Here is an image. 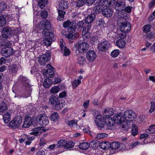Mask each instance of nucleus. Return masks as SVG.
<instances>
[{
    "label": "nucleus",
    "mask_w": 155,
    "mask_h": 155,
    "mask_svg": "<svg viewBox=\"0 0 155 155\" xmlns=\"http://www.w3.org/2000/svg\"><path fill=\"white\" fill-rule=\"evenodd\" d=\"M50 57V55L47 57L46 54H43L39 58V62L41 64H44L46 63L47 60H49Z\"/></svg>",
    "instance_id": "a211bd4d"
},
{
    "label": "nucleus",
    "mask_w": 155,
    "mask_h": 155,
    "mask_svg": "<svg viewBox=\"0 0 155 155\" xmlns=\"http://www.w3.org/2000/svg\"><path fill=\"white\" fill-rule=\"evenodd\" d=\"M20 79L23 85L26 87H30L29 80L26 77L20 76Z\"/></svg>",
    "instance_id": "412c9836"
},
{
    "label": "nucleus",
    "mask_w": 155,
    "mask_h": 155,
    "mask_svg": "<svg viewBox=\"0 0 155 155\" xmlns=\"http://www.w3.org/2000/svg\"><path fill=\"white\" fill-rule=\"evenodd\" d=\"M138 133L137 127V125L132 124V126L131 134L134 136L137 134Z\"/></svg>",
    "instance_id": "37998d69"
},
{
    "label": "nucleus",
    "mask_w": 155,
    "mask_h": 155,
    "mask_svg": "<svg viewBox=\"0 0 155 155\" xmlns=\"http://www.w3.org/2000/svg\"><path fill=\"white\" fill-rule=\"evenodd\" d=\"M107 134L105 133H101L97 134L96 137V138L98 140L105 137H107Z\"/></svg>",
    "instance_id": "13d9d810"
},
{
    "label": "nucleus",
    "mask_w": 155,
    "mask_h": 155,
    "mask_svg": "<svg viewBox=\"0 0 155 155\" xmlns=\"http://www.w3.org/2000/svg\"><path fill=\"white\" fill-rule=\"evenodd\" d=\"M106 123L105 124H106L107 126L109 127H111L113 126L115 122L112 118H105Z\"/></svg>",
    "instance_id": "72a5a7b5"
},
{
    "label": "nucleus",
    "mask_w": 155,
    "mask_h": 155,
    "mask_svg": "<svg viewBox=\"0 0 155 155\" xmlns=\"http://www.w3.org/2000/svg\"><path fill=\"white\" fill-rule=\"evenodd\" d=\"M103 7L101 5H96L94 8V12L96 13H98L102 11Z\"/></svg>",
    "instance_id": "4c0bfd02"
},
{
    "label": "nucleus",
    "mask_w": 155,
    "mask_h": 155,
    "mask_svg": "<svg viewBox=\"0 0 155 155\" xmlns=\"http://www.w3.org/2000/svg\"><path fill=\"white\" fill-rule=\"evenodd\" d=\"M22 121V117L18 116L9 123L8 126L12 128H17L20 125Z\"/></svg>",
    "instance_id": "423d86ee"
},
{
    "label": "nucleus",
    "mask_w": 155,
    "mask_h": 155,
    "mask_svg": "<svg viewBox=\"0 0 155 155\" xmlns=\"http://www.w3.org/2000/svg\"><path fill=\"white\" fill-rule=\"evenodd\" d=\"M146 38L151 41H153L155 38V33L151 32L148 34L146 36Z\"/></svg>",
    "instance_id": "ea45409f"
},
{
    "label": "nucleus",
    "mask_w": 155,
    "mask_h": 155,
    "mask_svg": "<svg viewBox=\"0 0 155 155\" xmlns=\"http://www.w3.org/2000/svg\"><path fill=\"white\" fill-rule=\"evenodd\" d=\"M125 5L126 4L125 2H119L116 3L114 8L116 11H120L123 10Z\"/></svg>",
    "instance_id": "f3484780"
},
{
    "label": "nucleus",
    "mask_w": 155,
    "mask_h": 155,
    "mask_svg": "<svg viewBox=\"0 0 155 155\" xmlns=\"http://www.w3.org/2000/svg\"><path fill=\"white\" fill-rule=\"evenodd\" d=\"M0 44L2 46H4L3 47H11L12 43L8 41H5L2 42Z\"/></svg>",
    "instance_id": "603ef678"
},
{
    "label": "nucleus",
    "mask_w": 155,
    "mask_h": 155,
    "mask_svg": "<svg viewBox=\"0 0 155 155\" xmlns=\"http://www.w3.org/2000/svg\"><path fill=\"white\" fill-rule=\"evenodd\" d=\"M58 100V99L57 97L54 96H51L50 97L49 103L51 104H54L56 103Z\"/></svg>",
    "instance_id": "a19ab883"
},
{
    "label": "nucleus",
    "mask_w": 155,
    "mask_h": 155,
    "mask_svg": "<svg viewBox=\"0 0 155 155\" xmlns=\"http://www.w3.org/2000/svg\"><path fill=\"white\" fill-rule=\"evenodd\" d=\"M42 128L41 127H37L33 129L34 131L30 133V134L31 135H34L35 136H37L39 134L38 131L40 130Z\"/></svg>",
    "instance_id": "8fccbe9b"
},
{
    "label": "nucleus",
    "mask_w": 155,
    "mask_h": 155,
    "mask_svg": "<svg viewBox=\"0 0 155 155\" xmlns=\"http://www.w3.org/2000/svg\"><path fill=\"white\" fill-rule=\"evenodd\" d=\"M110 46V43L107 41H102L98 44L97 49L101 51L104 52L106 51Z\"/></svg>",
    "instance_id": "6e6552de"
},
{
    "label": "nucleus",
    "mask_w": 155,
    "mask_h": 155,
    "mask_svg": "<svg viewBox=\"0 0 155 155\" xmlns=\"http://www.w3.org/2000/svg\"><path fill=\"white\" fill-rule=\"evenodd\" d=\"M59 116V114L57 112H54L51 115L50 118L51 121L56 122L58 119Z\"/></svg>",
    "instance_id": "c9c22d12"
},
{
    "label": "nucleus",
    "mask_w": 155,
    "mask_h": 155,
    "mask_svg": "<svg viewBox=\"0 0 155 155\" xmlns=\"http://www.w3.org/2000/svg\"><path fill=\"white\" fill-rule=\"evenodd\" d=\"M151 26L149 24L146 25L143 27V30L144 32L147 33L150 31Z\"/></svg>",
    "instance_id": "bf43d9fd"
},
{
    "label": "nucleus",
    "mask_w": 155,
    "mask_h": 155,
    "mask_svg": "<svg viewBox=\"0 0 155 155\" xmlns=\"http://www.w3.org/2000/svg\"><path fill=\"white\" fill-rule=\"evenodd\" d=\"M117 34L115 32L112 31L107 34V38L110 41H114L117 38Z\"/></svg>",
    "instance_id": "5701e85b"
},
{
    "label": "nucleus",
    "mask_w": 155,
    "mask_h": 155,
    "mask_svg": "<svg viewBox=\"0 0 155 155\" xmlns=\"http://www.w3.org/2000/svg\"><path fill=\"white\" fill-rule=\"evenodd\" d=\"M7 109L6 104L4 102H2L0 106V114H2Z\"/></svg>",
    "instance_id": "79ce46f5"
},
{
    "label": "nucleus",
    "mask_w": 155,
    "mask_h": 155,
    "mask_svg": "<svg viewBox=\"0 0 155 155\" xmlns=\"http://www.w3.org/2000/svg\"><path fill=\"white\" fill-rule=\"evenodd\" d=\"M122 115L120 114H115L113 117L115 123L117 124L121 123L122 121L124 119Z\"/></svg>",
    "instance_id": "4468645a"
},
{
    "label": "nucleus",
    "mask_w": 155,
    "mask_h": 155,
    "mask_svg": "<svg viewBox=\"0 0 155 155\" xmlns=\"http://www.w3.org/2000/svg\"><path fill=\"white\" fill-rule=\"evenodd\" d=\"M120 143L119 142H114L110 143L109 145V150H116L118 149L120 146Z\"/></svg>",
    "instance_id": "bb28decb"
},
{
    "label": "nucleus",
    "mask_w": 155,
    "mask_h": 155,
    "mask_svg": "<svg viewBox=\"0 0 155 155\" xmlns=\"http://www.w3.org/2000/svg\"><path fill=\"white\" fill-rule=\"evenodd\" d=\"M10 114L8 112L5 114L3 115V118L4 123H8L10 120Z\"/></svg>",
    "instance_id": "58836bf2"
},
{
    "label": "nucleus",
    "mask_w": 155,
    "mask_h": 155,
    "mask_svg": "<svg viewBox=\"0 0 155 155\" xmlns=\"http://www.w3.org/2000/svg\"><path fill=\"white\" fill-rule=\"evenodd\" d=\"M79 147L82 150H86L89 147V145L87 143L84 142L80 143L79 145Z\"/></svg>",
    "instance_id": "de8ad7c7"
},
{
    "label": "nucleus",
    "mask_w": 155,
    "mask_h": 155,
    "mask_svg": "<svg viewBox=\"0 0 155 155\" xmlns=\"http://www.w3.org/2000/svg\"><path fill=\"white\" fill-rule=\"evenodd\" d=\"M38 4L41 8H43L47 4L48 0H39Z\"/></svg>",
    "instance_id": "a18cd8bd"
},
{
    "label": "nucleus",
    "mask_w": 155,
    "mask_h": 155,
    "mask_svg": "<svg viewBox=\"0 0 155 155\" xmlns=\"http://www.w3.org/2000/svg\"><path fill=\"white\" fill-rule=\"evenodd\" d=\"M77 58L78 63L80 65H82L85 63V58L84 57L81 56H79Z\"/></svg>",
    "instance_id": "c03bdc74"
},
{
    "label": "nucleus",
    "mask_w": 155,
    "mask_h": 155,
    "mask_svg": "<svg viewBox=\"0 0 155 155\" xmlns=\"http://www.w3.org/2000/svg\"><path fill=\"white\" fill-rule=\"evenodd\" d=\"M86 56L88 60L92 61L95 59L96 54L94 51L90 50L87 52Z\"/></svg>",
    "instance_id": "f8f14e48"
},
{
    "label": "nucleus",
    "mask_w": 155,
    "mask_h": 155,
    "mask_svg": "<svg viewBox=\"0 0 155 155\" xmlns=\"http://www.w3.org/2000/svg\"><path fill=\"white\" fill-rule=\"evenodd\" d=\"M128 123H129V122L127 121L125 119L123 120L121 123L120 124L122 125V128L125 130H127L130 127V124H128Z\"/></svg>",
    "instance_id": "7c9ffc66"
},
{
    "label": "nucleus",
    "mask_w": 155,
    "mask_h": 155,
    "mask_svg": "<svg viewBox=\"0 0 155 155\" xmlns=\"http://www.w3.org/2000/svg\"><path fill=\"white\" fill-rule=\"evenodd\" d=\"M68 125L70 127H73L77 126V123L74 120H71L68 122Z\"/></svg>",
    "instance_id": "69168bd1"
},
{
    "label": "nucleus",
    "mask_w": 155,
    "mask_h": 155,
    "mask_svg": "<svg viewBox=\"0 0 155 155\" xmlns=\"http://www.w3.org/2000/svg\"><path fill=\"white\" fill-rule=\"evenodd\" d=\"M7 6V4L5 3L2 2L0 3V12L5 10Z\"/></svg>",
    "instance_id": "680f3d73"
},
{
    "label": "nucleus",
    "mask_w": 155,
    "mask_h": 155,
    "mask_svg": "<svg viewBox=\"0 0 155 155\" xmlns=\"http://www.w3.org/2000/svg\"><path fill=\"white\" fill-rule=\"evenodd\" d=\"M113 12V10L111 8H105L103 10L102 14L105 17H109L112 15Z\"/></svg>",
    "instance_id": "dca6fc26"
},
{
    "label": "nucleus",
    "mask_w": 155,
    "mask_h": 155,
    "mask_svg": "<svg viewBox=\"0 0 155 155\" xmlns=\"http://www.w3.org/2000/svg\"><path fill=\"white\" fill-rule=\"evenodd\" d=\"M68 5L69 3L68 1L62 0L59 3V8L58 9L66 11L68 8Z\"/></svg>",
    "instance_id": "2eb2a0df"
},
{
    "label": "nucleus",
    "mask_w": 155,
    "mask_h": 155,
    "mask_svg": "<svg viewBox=\"0 0 155 155\" xmlns=\"http://www.w3.org/2000/svg\"><path fill=\"white\" fill-rule=\"evenodd\" d=\"M72 33L65 35V36L66 38L69 39V42L70 43H72L73 41V40H75L79 36V33H76L72 34Z\"/></svg>",
    "instance_id": "ddd939ff"
},
{
    "label": "nucleus",
    "mask_w": 155,
    "mask_h": 155,
    "mask_svg": "<svg viewBox=\"0 0 155 155\" xmlns=\"http://www.w3.org/2000/svg\"><path fill=\"white\" fill-rule=\"evenodd\" d=\"M50 23L47 20H45L44 23L41 25V28L44 29L42 31V33L45 37L44 40L45 45L47 46H50L52 42V39L54 37L53 33L48 31L51 28Z\"/></svg>",
    "instance_id": "f257e3e1"
},
{
    "label": "nucleus",
    "mask_w": 155,
    "mask_h": 155,
    "mask_svg": "<svg viewBox=\"0 0 155 155\" xmlns=\"http://www.w3.org/2000/svg\"><path fill=\"white\" fill-rule=\"evenodd\" d=\"M48 117L45 114H41L37 118V121L40 125L45 126L49 123Z\"/></svg>",
    "instance_id": "39448f33"
},
{
    "label": "nucleus",
    "mask_w": 155,
    "mask_h": 155,
    "mask_svg": "<svg viewBox=\"0 0 155 155\" xmlns=\"http://www.w3.org/2000/svg\"><path fill=\"white\" fill-rule=\"evenodd\" d=\"M76 22L74 21L71 22L69 27L68 28V31L69 33H73L76 29Z\"/></svg>",
    "instance_id": "4be33fe9"
},
{
    "label": "nucleus",
    "mask_w": 155,
    "mask_h": 155,
    "mask_svg": "<svg viewBox=\"0 0 155 155\" xmlns=\"http://www.w3.org/2000/svg\"><path fill=\"white\" fill-rule=\"evenodd\" d=\"M116 44L119 48H123L125 46L126 42L123 39H119L116 41Z\"/></svg>",
    "instance_id": "c756f323"
},
{
    "label": "nucleus",
    "mask_w": 155,
    "mask_h": 155,
    "mask_svg": "<svg viewBox=\"0 0 155 155\" xmlns=\"http://www.w3.org/2000/svg\"><path fill=\"white\" fill-rule=\"evenodd\" d=\"M40 15L41 17L43 19H45L47 17L48 14L46 11L44 10L41 12Z\"/></svg>",
    "instance_id": "e2e57ef3"
},
{
    "label": "nucleus",
    "mask_w": 155,
    "mask_h": 155,
    "mask_svg": "<svg viewBox=\"0 0 155 155\" xmlns=\"http://www.w3.org/2000/svg\"><path fill=\"white\" fill-rule=\"evenodd\" d=\"M13 51V49L11 47H3L1 51L3 56L6 57L12 55Z\"/></svg>",
    "instance_id": "1a4fd4ad"
},
{
    "label": "nucleus",
    "mask_w": 155,
    "mask_h": 155,
    "mask_svg": "<svg viewBox=\"0 0 155 155\" xmlns=\"http://www.w3.org/2000/svg\"><path fill=\"white\" fill-rule=\"evenodd\" d=\"M119 54V50L116 49L113 51L111 53V56L113 58H115Z\"/></svg>",
    "instance_id": "6e6d98bb"
},
{
    "label": "nucleus",
    "mask_w": 155,
    "mask_h": 155,
    "mask_svg": "<svg viewBox=\"0 0 155 155\" xmlns=\"http://www.w3.org/2000/svg\"><path fill=\"white\" fill-rule=\"evenodd\" d=\"M33 121V119L30 117H25L24 124L23 125V127L28 128L31 125Z\"/></svg>",
    "instance_id": "9b49d317"
},
{
    "label": "nucleus",
    "mask_w": 155,
    "mask_h": 155,
    "mask_svg": "<svg viewBox=\"0 0 155 155\" xmlns=\"http://www.w3.org/2000/svg\"><path fill=\"white\" fill-rule=\"evenodd\" d=\"M58 15L57 18V20L60 21L63 20L64 19V15L66 13L65 11L59 9H58Z\"/></svg>",
    "instance_id": "b1692460"
},
{
    "label": "nucleus",
    "mask_w": 155,
    "mask_h": 155,
    "mask_svg": "<svg viewBox=\"0 0 155 155\" xmlns=\"http://www.w3.org/2000/svg\"><path fill=\"white\" fill-rule=\"evenodd\" d=\"M155 124H152L146 130V132L149 134H153L155 133Z\"/></svg>",
    "instance_id": "e433bc0d"
},
{
    "label": "nucleus",
    "mask_w": 155,
    "mask_h": 155,
    "mask_svg": "<svg viewBox=\"0 0 155 155\" xmlns=\"http://www.w3.org/2000/svg\"><path fill=\"white\" fill-rule=\"evenodd\" d=\"M95 14H91L88 15L85 18V22L87 24H91L92 22L93 21L95 17Z\"/></svg>",
    "instance_id": "6ab92c4d"
},
{
    "label": "nucleus",
    "mask_w": 155,
    "mask_h": 155,
    "mask_svg": "<svg viewBox=\"0 0 155 155\" xmlns=\"http://www.w3.org/2000/svg\"><path fill=\"white\" fill-rule=\"evenodd\" d=\"M105 118L103 117L101 115H97L94 120L95 122L96 125L99 127L102 128L104 126L105 124L106 123Z\"/></svg>",
    "instance_id": "0eeeda50"
},
{
    "label": "nucleus",
    "mask_w": 155,
    "mask_h": 155,
    "mask_svg": "<svg viewBox=\"0 0 155 155\" xmlns=\"http://www.w3.org/2000/svg\"><path fill=\"white\" fill-rule=\"evenodd\" d=\"M115 3V0H103L102 4L105 7H111Z\"/></svg>",
    "instance_id": "393cba45"
},
{
    "label": "nucleus",
    "mask_w": 155,
    "mask_h": 155,
    "mask_svg": "<svg viewBox=\"0 0 155 155\" xmlns=\"http://www.w3.org/2000/svg\"><path fill=\"white\" fill-rule=\"evenodd\" d=\"M12 32V30L9 27H6L3 28L2 32L8 35H10Z\"/></svg>",
    "instance_id": "3c124183"
},
{
    "label": "nucleus",
    "mask_w": 155,
    "mask_h": 155,
    "mask_svg": "<svg viewBox=\"0 0 155 155\" xmlns=\"http://www.w3.org/2000/svg\"><path fill=\"white\" fill-rule=\"evenodd\" d=\"M51 80L48 78L45 79L43 83L44 87L46 88L49 87L52 84Z\"/></svg>",
    "instance_id": "2f4dec72"
},
{
    "label": "nucleus",
    "mask_w": 155,
    "mask_h": 155,
    "mask_svg": "<svg viewBox=\"0 0 155 155\" xmlns=\"http://www.w3.org/2000/svg\"><path fill=\"white\" fill-rule=\"evenodd\" d=\"M86 0H78L76 2V5L77 7H80L85 4Z\"/></svg>",
    "instance_id": "09e8293b"
},
{
    "label": "nucleus",
    "mask_w": 155,
    "mask_h": 155,
    "mask_svg": "<svg viewBox=\"0 0 155 155\" xmlns=\"http://www.w3.org/2000/svg\"><path fill=\"white\" fill-rule=\"evenodd\" d=\"M117 24L121 31L128 32L130 30L131 24L123 17L120 18Z\"/></svg>",
    "instance_id": "f03ea898"
},
{
    "label": "nucleus",
    "mask_w": 155,
    "mask_h": 155,
    "mask_svg": "<svg viewBox=\"0 0 155 155\" xmlns=\"http://www.w3.org/2000/svg\"><path fill=\"white\" fill-rule=\"evenodd\" d=\"M65 141V140H61L59 141L57 144V147L58 148H61L63 147H64V142Z\"/></svg>",
    "instance_id": "5fc2aeb1"
},
{
    "label": "nucleus",
    "mask_w": 155,
    "mask_h": 155,
    "mask_svg": "<svg viewBox=\"0 0 155 155\" xmlns=\"http://www.w3.org/2000/svg\"><path fill=\"white\" fill-rule=\"evenodd\" d=\"M110 143L108 141H103L100 143L99 146L103 149H109Z\"/></svg>",
    "instance_id": "c85d7f7f"
},
{
    "label": "nucleus",
    "mask_w": 155,
    "mask_h": 155,
    "mask_svg": "<svg viewBox=\"0 0 155 155\" xmlns=\"http://www.w3.org/2000/svg\"><path fill=\"white\" fill-rule=\"evenodd\" d=\"M151 104L150 109L149 110V112L151 113L155 111V103L153 102H151L150 103Z\"/></svg>",
    "instance_id": "338daca9"
},
{
    "label": "nucleus",
    "mask_w": 155,
    "mask_h": 155,
    "mask_svg": "<svg viewBox=\"0 0 155 155\" xmlns=\"http://www.w3.org/2000/svg\"><path fill=\"white\" fill-rule=\"evenodd\" d=\"M64 147L65 148L68 149L71 148L73 147L74 146V143L72 141H67L65 140Z\"/></svg>",
    "instance_id": "f704fd0d"
},
{
    "label": "nucleus",
    "mask_w": 155,
    "mask_h": 155,
    "mask_svg": "<svg viewBox=\"0 0 155 155\" xmlns=\"http://www.w3.org/2000/svg\"><path fill=\"white\" fill-rule=\"evenodd\" d=\"M60 91V88L58 87L55 86L52 87L50 90V92L51 93H56Z\"/></svg>",
    "instance_id": "864d4df0"
},
{
    "label": "nucleus",
    "mask_w": 155,
    "mask_h": 155,
    "mask_svg": "<svg viewBox=\"0 0 155 155\" xmlns=\"http://www.w3.org/2000/svg\"><path fill=\"white\" fill-rule=\"evenodd\" d=\"M114 110L112 108H107L104 110L103 113V115L106 116V118H110L111 116L114 114Z\"/></svg>",
    "instance_id": "aec40b11"
},
{
    "label": "nucleus",
    "mask_w": 155,
    "mask_h": 155,
    "mask_svg": "<svg viewBox=\"0 0 155 155\" xmlns=\"http://www.w3.org/2000/svg\"><path fill=\"white\" fill-rule=\"evenodd\" d=\"M74 47L76 48V53L77 56L79 53H85L89 48L88 44L85 42H78L74 44Z\"/></svg>",
    "instance_id": "7ed1b4c3"
},
{
    "label": "nucleus",
    "mask_w": 155,
    "mask_h": 155,
    "mask_svg": "<svg viewBox=\"0 0 155 155\" xmlns=\"http://www.w3.org/2000/svg\"><path fill=\"white\" fill-rule=\"evenodd\" d=\"M123 117L124 119L130 122L135 118L137 117V115L134 111L127 110L124 112Z\"/></svg>",
    "instance_id": "20e7f679"
},
{
    "label": "nucleus",
    "mask_w": 155,
    "mask_h": 155,
    "mask_svg": "<svg viewBox=\"0 0 155 155\" xmlns=\"http://www.w3.org/2000/svg\"><path fill=\"white\" fill-rule=\"evenodd\" d=\"M140 144L139 142H136L131 143L129 145V149H132L135 147L136 146Z\"/></svg>",
    "instance_id": "052dcab7"
},
{
    "label": "nucleus",
    "mask_w": 155,
    "mask_h": 155,
    "mask_svg": "<svg viewBox=\"0 0 155 155\" xmlns=\"http://www.w3.org/2000/svg\"><path fill=\"white\" fill-rule=\"evenodd\" d=\"M6 20L3 16H0V27L4 26L6 23Z\"/></svg>",
    "instance_id": "49530a36"
},
{
    "label": "nucleus",
    "mask_w": 155,
    "mask_h": 155,
    "mask_svg": "<svg viewBox=\"0 0 155 155\" xmlns=\"http://www.w3.org/2000/svg\"><path fill=\"white\" fill-rule=\"evenodd\" d=\"M127 32H126L121 31V32L117 34V35H118L119 37L121 39H123L126 37V33Z\"/></svg>",
    "instance_id": "774afa93"
},
{
    "label": "nucleus",
    "mask_w": 155,
    "mask_h": 155,
    "mask_svg": "<svg viewBox=\"0 0 155 155\" xmlns=\"http://www.w3.org/2000/svg\"><path fill=\"white\" fill-rule=\"evenodd\" d=\"M65 105L64 102H62V101H57L54 105L55 109L57 110H60L61 108L64 107Z\"/></svg>",
    "instance_id": "cd10ccee"
},
{
    "label": "nucleus",
    "mask_w": 155,
    "mask_h": 155,
    "mask_svg": "<svg viewBox=\"0 0 155 155\" xmlns=\"http://www.w3.org/2000/svg\"><path fill=\"white\" fill-rule=\"evenodd\" d=\"M18 70V68L16 66H14L13 67H11L9 69V72L11 73H15V74H16Z\"/></svg>",
    "instance_id": "0e129e2a"
},
{
    "label": "nucleus",
    "mask_w": 155,
    "mask_h": 155,
    "mask_svg": "<svg viewBox=\"0 0 155 155\" xmlns=\"http://www.w3.org/2000/svg\"><path fill=\"white\" fill-rule=\"evenodd\" d=\"M91 24H89L88 25L86 26L84 28L82 31V34L83 35H86L88 33H89L91 28Z\"/></svg>",
    "instance_id": "473e14b6"
},
{
    "label": "nucleus",
    "mask_w": 155,
    "mask_h": 155,
    "mask_svg": "<svg viewBox=\"0 0 155 155\" xmlns=\"http://www.w3.org/2000/svg\"><path fill=\"white\" fill-rule=\"evenodd\" d=\"M47 67L48 68L43 73V75L46 77H52L54 76V74L52 69H54V68L50 64H48Z\"/></svg>",
    "instance_id": "9d476101"
},
{
    "label": "nucleus",
    "mask_w": 155,
    "mask_h": 155,
    "mask_svg": "<svg viewBox=\"0 0 155 155\" xmlns=\"http://www.w3.org/2000/svg\"><path fill=\"white\" fill-rule=\"evenodd\" d=\"M81 83V81L79 79L74 80L72 83L73 87L75 88Z\"/></svg>",
    "instance_id": "4d7b16f0"
},
{
    "label": "nucleus",
    "mask_w": 155,
    "mask_h": 155,
    "mask_svg": "<svg viewBox=\"0 0 155 155\" xmlns=\"http://www.w3.org/2000/svg\"><path fill=\"white\" fill-rule=\"evenodd\" d=\"M60 47L61 50L63 51L64 55L67 56H68L70 54V51L69 49L67 48L66 47H64V45L62 44H61Z\"/></svg>",
    "instance_id": "a878e982"
}]
</instances>
